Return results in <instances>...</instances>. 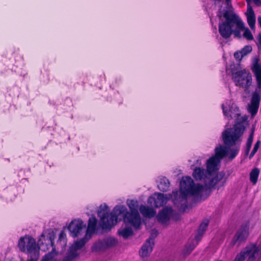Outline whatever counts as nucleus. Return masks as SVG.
<instances>
[{"instance_id": "1", "label": "nucleus", "mask_w": 261, "mask_h": 261, "mask_svg": "<svg viewBox=\"0 0 261 261\" xmlns=\"http://www.w3.org/2000/svg\"><path fill=\"white\" fill-rule=\"evenodd\" d=\"M221 108L225 118L228 120L234 119L235 124L232 127L223 131V145L216 147L215 154L206 162V169L212 176L219 170L223 158L227 157L229 160L232 161L239 154L247 120V117L241 116L239 109L232 100H225Z\"/></svg>"}, {"instance_id": "2", "label": "nucleus", "mask_w": 261, "mask_h": 261, "mask_svg": "<svg viewBox=\"0 0 261 261\" xmlns=\"http://www.w3.org/2000/svg\"><path fill=\"white\" fill-rule=\"evenodd\" d=\"M194 179L197 181H203L204 185L195 184L190 176H184L180 182L179 191L174 192V203L181 210L188 207V197L193 196L197 200L201 199L203 193L207 190L215 187V180L208 171L203 167H195L192 173Z\"/></svg>"}, {"instance_id": "3", "label": "nucleus", "mask_w": 261, "mask_h": 261, "mask_svg": "<svg viewBox=\"0 0 261 261\" xmlns=\"http://www.w3.org/2000/svg\"><path fill=\"white\" fill-rule=\"evenodd\" d=\"M216 5L223 2L224 0H213ZM224 8L222 6L219 9L218 16L223 19L219 24V32L224 39H227L232 35L239 39L243 37L248 41L253 40V36L250 30L245 27L241 17L234 11L231 5V0H224Z\"/></svg>"}, {"instance_id": "4", "label": "nucleus", "mask_w": 261, "mask_h": 261, "mask_svg": "<svg viewBox=\"0 0 261 261\" xmlns=\"http://www.w3.org/2000/svg\"><path fill=\"white\" fill-rule=\"evenodd\" d=\"M54 239V233H43L37 243L33 237L26 235L19 239L17 246L21 252L28 255V257L36 259L39 257L40 249L46 251L51 248V252L55 251V247L54 246L53 243Z\"/></svg>"}, {"instance_id": "5", "label": "nucleus", "mask_w": 261, "mask_h": 261, "mask_svg": "<svg viewBox=\"0 0 261 261\" xmlns=\"http://www.w3.org/2000/svg\"><path fill=\"white\" fill-rule=\"evenodd\" d=\"M128 213L127 207L124 205H116L112 212H109V207L106 203L100 205L97 211L98 217L99 218V225L103 230H110L118 222V217L122 215L123 221L125 224H130V222L125 220L126 213Z\"/></svg>"}, {"instance_id": "6", "label": "nucleus", "mask_w": 261, "mask_h": 261, "mask_svg": "<svg viewBox=\"0 0 261 261\" xmlns=\"http://www.w3.org/2000/svg\"><path fill=\"white\" fill-rule=\"evenodd\" d=\"M90 239L85 234L83 238L75 241L69 247L66 256L62 259H61L55 248L54 252H49L46 254L41 261H72L79 256L78 251L82 249Z\"/></svg>"}, {"instance_id": "7", "label": "nucleus", "mask_w": 261, "mask_h": 261, "mask_svg": "<svg viewBox=\"0 0 261 261\" xmlns=\"http://www.w3.org/2000/svg\"><path fill=\"white\" fill-rule=\"evenodd\" d=\"M251 69L255 76L257 88L252 94L248 111L254 116L257 112L261 95V65L257 59L253 60Z\"/></svg>"}, {"instance_id": "8", "label": "nucleus", "mask_w": 261, "mask_h": 261, "mask_svg": "<svg viewBox=\"0 0 261 261\" xmlns=\"http://www.w3.org/2000/svg\"><path fill=\"white\" fill-rule=\"evenodd\" d=\"M126 204L130 211H128L125 216V220L130 222L134 228L138 229L140 228L141 225V218L138 212L139 202L136 199H127Z\"/></svg>"}, {"instance_id": "9", "label": "nucleus", "mask_w": 261, "mask_h": 261, "mask_svg": "<svg viewBox=\"0 0 261 261\" xmlns=\"http://www.w3.org/2000/svg\"><path fill=\"white\" fill-rule=\"evenodd\" d=\"M248 256L247 261H259L261 257V245L251 244L237 255L233 261H244Z\"/></svg>"}, {"instance_id": "10", "label": "nucleus", "mask_w": 261, "mask_h": 261, "mask_svg": "<svg viewBox=\"0 0 261 261\" xmlns=\"http://www.w3.org/2000/svg\"><path fill=\"white\" fill-rule=\"evenodd\" d=\"M231 75L232 79L237 86L247 89L252 84V75L246 69H234L231 68Z\"/></svg>"}, {"instance_id": "11", "label": "nucleus", "mask_w": 261, "mask_h": 261, "mask_svg": "<svg viewBox=\"0 0 261 261\" xmlns=\"http://www.w3.org/2000/svg\"><path fill=\"white\" fill-rule=\"evenodd\" d=\"M178 191L177 190H174L172 192V194H164L160 193H154V194L151 196H149L147 199V203L151 206H154L155 207H160L163 206L166 204L168 201L172 198L174 204L178 208L180 211L186 212L189 209V205H188V207L185 210H181L180 207L178 206L174 203V199L175 195H174L173 192Z\"/></svg>"}, {"instance_id": "12", "label": "nucleus", "mask_w": 261, "mask_h": 261, "mask_svg": "<svg viewBox=\"0 0 261 261\" xmlns=\"http://www.w3.org/2000/svg\"><path fill=\"white\" fill-rule=\"evenodd\" d=\"M118 240L113 237H107L94 242L91 247L93 252H104L115 247L118 244Z\"/></svg>"}, {"instance_id": "13", "label": "nucleus", "mask_w": 261, "mask_h": 261, "mask_svg": "<svg viewBox=\"0 0 261 261\" xmlns=\"http://www.w3.org/2000/svg\"><path fill=\"white\" fill-rule=\"evenodd\" d=\"M86 224L80 219L72 220L67 227L70 236L73 238L81 236L85 232Z\"/></svg>"}, {"instance_id": "14", "label": "nucleus", "mask_w": 261, "mask_h": 261, "mask_svg": "<svg viewBox=\"0 0 261 261\" xmlns=\"http://www.w3.org/2000/svg\"><path fill=\"white\" fill-rule=\"evenodd\" d=\"M249 228L248 223L241 225L232 239V244L233 245L236 244L239 245L246 240L249 234Z\"/></svg>"}, {"instance_id": "15", "label": "nucleus", "mask_w": 261, "mask_h": 261, "mask_svg": "<svg viewBox=\"0 0 261 261\" xmlns=\"http://www.w3.org/2000/svg\"><path fill=\"white\" fill-rule=\"evenodd\" d=\"M174 212L170 206H166L160 211L156 216L159 222L163 225H168L170 220L173 217Z\"/></svg>"}, {"instance_id": "16", "label": "nucleus", "mask_w": 261, "mask_h": 261, "mask_svg": "<svg viewBox=\"0 0 261 261\" xmlns=\"http://www.w3.org/2000/svg\"><path fill=\"white\" fill-rule=\"evenodd\" d=\"M97 224V220L95 216L89 218L88 222V226L86 230L85 235L91 238L92 236L95 233Z\"/></svg>"}, {"instance_id": "17", "label": "nucleus", "mask_w": 261, "mask_h": 261, "mask_svg": "<svg viewBox=\"0 0 261 261\" xmlns=\"http://www.w3.org/2000/svg\"><path fill=\"white\" fill-rule=\"evenodd\" d=\"M245 15L247 17V21L249 26L251 30H254L256 22L255 15L252 7L249 4L247 5V9Z\"/></svg>"}, {"instance_id": "18", "label": "nucleus", "mask_w": 261, "mask_h": 261, "mask_svg": "<svg viewBox=\"0 0 261 261\" xmlns=\"http://www.w3.org/2000/svg\"><path fill=\"white\" fill-rule=\"evenodd\" d=\"M151 239L150 240H147L141 247L139 253L142 257L148 256L152 252L154 243L151 242Z\"/></svg>"}, {"instance_id": "19", "label": "nucleus", "mask_w": 261, "mask_h": 261, "mask_svg": "<svg viewBox=\"0 0 261 261\" xmlns=\"http://www.w3.org/2000/svg\"><path fill=\"white\" fill-rule=\"evenodd\" d=\"M252 50V47L251 45H245L241 49L238 50L234 53V57L237 61L240 62L244 57L249 54Z\"/></svg>"}, {"instance_id": "20", "label": "nucleus", "mask_w": 261, "mask_h": 261, "mask_svg": "<svg viewBox=\"0 0 261 261\" xmlns=\"http://www.w3.org/2000/svg\"><path fill=\"white\" fill-rule=\"evenodd\" d=\"M139 211L145 218H151L156 214V211L153 208L143 204L140 206Z\"/></svg>"}, {"instance_id": "21", "label": "nucleus", "mask_w": 261, "mask_h": 261, "mask_svg": "<svg viewBox=\"0 0 261 261\" xmlns=\"http://www.w3.org/2000/svg\"><path fill=\"white\" fill-rule=\"evenodd\" d=\"M67 237L64 230H62L59 233L58 239L57 243V248L59 250L60 248L61 250H63L67 245Z\"/></svg>"}, {"instance_id": "22", "label": "nucleus", "mask_w": 261, "mask_h": 261, "mask_svg": "<svg viewBox=\"0 0 261 261\" xmlns=\"http://www.w3.org/2000/svg\"><path fill=\"white\" fill-rule=\"evenodd\" d=\"M208 224V221L205 220L203 221L200 225L197 231V234L195 237V240L197 243L200 240L202 235L206 229Z\"/></svg>"}, {"instance_id": "23", "label": "nucleus", "mask_w": 261, "mask_h": 261, "mask_svg": "<svg viewBox=\"0 0 261 261\" xmlns=\"http://www.w3.org/2000/svg\"><path fill=\"white\" fill-rule=\"evenodd\" d=\"M170 187V182L166 177H163L160 179V182L158 185V189L163 192H166L169 190Z\"/></svg>"}, {"instance_id": "24", "label": "nucleus", "mask_w": 261, "mask_h": 261, "mask_svg": "<svg viewBox=\"0 0 261 261\" xmlns=\"http://www.w3.org/2000/svg\"><path fill=\"white\" fill-rule=\"evenodd\" d=\"M118 233L120 236L126 239L133 234V231L130 227H125L124 228L119 229L118 231Z\"/></svg>"}, {"instance_id": "25", "label": "nucleus", "mask_w": 261, "mask_h": 261, "mask_svg": "<svg viewBox=\"0 0 261 261\" xmlns=\"http://www.w3.org/2000/svg\"><path fill=\"white\" fill-rule=\"evenodd\" d=\"M259 174V170L258 168H254L250 173V180L253 184H256Z\"/></svg>"}, {"instance_id": "26", "label": "nucleus", "mask_w": 261, "mask_h": 261, "mask_svg": "<svg viewBox=\"0 0 261 261\" xmlns=\"http://www.w3.org/2000/svg\"><path fill=\"white\" fill-rule=\"evenodd\" d=\"M225 173L224 172H219L216 176H215V174H213V179L215 180V186L219 181H220L221 180L223 179L225 177Z\"/></svg>"}, {"instance_id": "27", "label": "nucleus", "mask_w": 261, "mask_h": 261, "mask_svg": "<svg viewBox=\"0 0 261 261\" xmlns=\"http://www.w3.org/2000/svg\"><path fill=\"white\" fill-rule=\"evenodd\" d=\"M259 144H260L259 141H257L256 142V143L255 144L253 149L249 156V159H252L253 157V156L254 155V154L256 153V152H257V151L259 148Z\"/></svg>"}, {"instance_id": "28", "label": "nucleus", "mask_w": 261, "mask_h": 261, "mask_svg": "<svg viewBox=\"0 0 261 261\" xmlns=\"http://www.w3.org/2000/svg\"><path fill=\"white\" fill-rule=\"evenodd\" d=\"M158 232L156 229H152L151 230L150 236L148 240H150L151 239V242H154V240L155 238L158 236Z\"/></svg>"}, {"instance_id": "29", "label": "nucleus", "mask_w": 261, "mask_h": 261, "mask_svg": "<svg viewBox=\"0 0 261 261\" xmlns=\"http://www.w3.org/2000/svg\"><path fill=\"white\" fill-rule=\"evenodd\" d=\"M256 44L258 50H261V34H259L256 37Z\"/></svg>"}, {"instance_id": "30", "label": "nucleus", "mask_w": 261, "mask_h": 261, "mask_svg": "<svg viewBox=\"0 0 261 261\" xmlns=\"http://www.w3.org/2000/svg\"><path fill=\"white\" fill-rule=\"evenodd\" d=\"M253 139V132H252L249 136L247 142V144H252Z\"/></svg>"}, {"instance_id": "31", "label": "nucleus", "mask_w": 261, "mask_h": 261, "mask_svg": "<svg viewBox=\"0 0 261 261\" xmlns=\"http://www.w3.org/2000/svg\"><path fill=\"white\" fill-rule=\"evenodd\" d=\"M252 144H247L246 143V148H245V154L248 155L249 153V151L250 150Z\"/></svg>"}, {"instance_id": "32", "label": "nucleus", "mask_w": 261, "mask_h": 261, "mask_svg": "<svg viewBox=\"0 0 261 261\" xmlns=\"http://www.w3.org/2000/svg\"><path fill=\"white\" fill-rule=\"evenodd\" d=\"M195 246L190 245L189 246H187V252L189 254L194 249Z\"/></svg>"}, {"instance_id": "33", "label": "nucleus", "mask_w": 261, "mask_h": 261, "mask_svg": "<svg viewBox=\"0 0 261 261\" xmlns=\"http://www.w3.org/2000/svg\"><path fill=\"white\" fill-rule=\"evenodd\" d=\"M253 1L256 6H261V0H253Z\"/></svg>"}, {"instance_id": "34", "label": "nucleus", "mask_w": 261, "mask_h": 261, "mask_svg": "<svg viewBox=\"0 0 261 261\" xmlns=\"http://www.w3.org/2000/svg\"><path fill=\"white\" fill-rule=\"evenodd\" d=\"M39 257H37L36 259L33 257H28V261H37Z\"/></svg>"}, {"instance_id": "35", "label": "nucleus", "mask_w": 261, "mask_h": 261, "mask_svg": "<svg viewBox=\"0 0 261 261\" xmlns=\"http://www.w3.org/2000/svg\"><path fill=\"white\" fill-rule=\"evenodd\" d=\"M257 20H258V22L261 28V16H259L258 17Z\"/></svg>"}, {"instance_id": "36", "label": "nucleus", "mask_w": 261, "mask_h": 261, "mask_svg": "<svg viewBox=\"0 0 261 261\" xmlns=\"http://www.w3.org/2000/svg\"><path fill=\"white\" fill-rule=\"evenodd\" d=\"M226 180H227V178H225L224 179V180L223 181V182H222V185H224V184L226 182Z\"/></svg>"}, {"instance_id": "37", "label": "nucleus", "mask_w": 261, "mask_h": 261, "mask_svg": "<svg viewBox=\"0 0 261 261\" xmlns=\"http://www.w3.org/2000/svg\"><path fill=\"white\" fill-rule=\"evenodd\" d=\"M246 1L247 3V5H248V4H250L251 0H246Z\"/></svg>"}, {"instance_id": "38", "label": "nucleus", "mask_w": 261, "mask_h": 261, "mask_svg": "<svg viewBox=\"0 0 261 261\" xmlns=\"http://www.w3.org/2000/svg\"><path fill=\"white\" fill-rule=\"evenodd\" d=\"M197 162L198 163L199 162H200V160H197ZM199 164H201V162L199 163Z\"/></svg>"}]
</instances>
